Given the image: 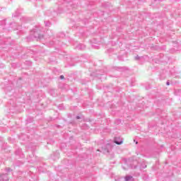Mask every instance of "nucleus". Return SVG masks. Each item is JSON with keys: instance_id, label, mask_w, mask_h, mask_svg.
Segmentation results:
<instances>
[{"instance_id": "a211bd4d", "label": "nucleus", "mask_w": 181, "mask_h": 181, "mask_svg": "<svg viewBox=\"0 0 181 181\" xmlns=\"http://www.w3.org/2000/svg\"><path fill=\"white\" fill-rule=\"evenodd\" d=\"M81 118L80 116H76V119H80Z\"/></svg>"}, {"instance_id": "20e7f679", "label": "nucleus", "mask_w": 181, "mask_h": 181, "mask_svg": "<svg viewBox=\"0 0 181 181\" xmlns=\"http://www.w3.org/2000/svg\"><path fill=\"white\" fill-rule=\"evenodd\" d=\"M9 178H8V174H2L0 176V181H8Z\"/></svg>"}, {"instance_id": "1a4fd4ad", "label": "nucleus", "mask_w": 181, "mask_h": 181, "mask_svg": "<svg viewBox=\"0 0 181 181\" xmlns=\"http://www.w3.org/2000/svg\"><path fill=\"white\" fill-rule=\"evenodd\" d=\"M122 169H124V170H128V169H129V165L126 163L122 165Z\"/></svg>"}, {"instance_id": "6ab92c4d", "label": "nucleus", "mask_w": 181, "mask_h": 181, "mask_svg": "<svg viewBox=\"0 0 181 181\" xmlns=\"http://www.w3.org/2000/svg\"><path fill=\"white\" fill-rule=\"evenodd\" d=\"M166 84H167V86H170V83H169V81H167Z\"/></svg>"}, {"instance_id": "dca6fc26", "label": "nucleus", "mask_w": 181, "mask_h": 181, "mask_svg": "<svg viewBox=\"0 0 181 181\" xmlns=\"http://www.w3.org/2000/svg\"><path fill=\"white\" fill-rule=\"evenodd\" d=\"M140 168H141V169H145V168H146V165H143V166H141Z\"/></svg>"}, {"instance_id": "423d86ee", "label": "nucleus", "mask_w": 181, "mask_h": 181, "mask_svg": "<svg viewBox=\"0 0 181 181\" xmlns=\"http://www.w3.org/2000/svg\"><path fill=\"white\" fill-rule=\"evenodd\" d=\"M135 60H137L138 62H145V57H139L137 55L135 57Z\"/></svg>"}, {"instance_id": "ddd939ff", "label": "nucleus", "mask_w": 181, "mask_h": 181, "mask_svg": "<svg viewBox=\"0 0 181 181\" xmlns=\"http://www.w3.org/2000/svg\"><path fill=\"white\" fill-rule=\"evenodd\" d=\"M45 26H50L51 23L49 21L45 22Z\"/></svg>"}, {"instance_id": "9b49d317", "label": "nucleus", "mask_w": 181, "mask_h": 181, "mask_svg": "<svg viewBox=\"0 0 181 181\" xmlns=\"http://www.w3.org/2000/svg\"><path fill=\"white\" fill-rule=\"evenodd\" d=\"M21 15V11L17 10L14 14V18H16V16H19Z\"/></svg>"}, {"instance_id": "f8f14e48", "label": "nucleus", "mask_w": 181, "mask_h": 181, "mask_svg": "<svg viewBox=\"0 0 181 181\" xmlns=\"http://www.w3.org/2000/svg\"><path fill=\"white\" fill-rule=\"evenodd\" d=\"M66 6H67V8H68L69 9L73 8V6H71V3H69Z\"/></svg>"}, {"instance_id": "f3484780", "label": "nucleus", "mask_w": 181, "mask_h": 181, "mask_svg": "<svg viewBox=\"0 0 181 181\" xmlns=\"http://www.w3.org/2000/svg\"><path fill=\"white\" fill-rule=\"evenodd\" d=\"M6 172H11V168H6Z\"/></svg>"}, {"instance_id": "6e6552de", "label": "nucleus", "mask_w": 181, "mask_h": 181, "mask_svg": "<svg viewBox=\"0 0 181 181\" xmlns=\"http://www.w3.org/2000/svg\"><path fill=\"white\" fill-rule=\"evenodd\" d=\"M108 146H110V144H107L106 146V148H102L103 153H108L110 152V150H108V148H108Z\"/></svg>"}, {"instance_id": "0eeeda50", "label": "nucleus", "mask_w": 181, "mask_h": 181, "mask_svg": "<svg viewBox=\"0 0 181 181\" xmlns=\"http://www.w3.org/2000/svg\"><path fill=\"white\" fill-rule=\"evenodd\" d=\"M160 62H162L163 63H168V62H169V57H166V56H163V58L161 59Z\"/></svg>"}, {"instance_id": "39448f33", "label": "nucleus", "mask_w": 181, "mask_h": 181, "mask_svg": "<svg viewBox=\"0 0 181 181\" xmlns=\"http://www.w3.org/2000/svg\"><path fill=\"white\" fill-rule=\"evenodd\" d=\"M115 144H117V145H121L122 144V139L119 137H115Z\"/></svg>"}, {"instance_id": "7ed1b4c3", "label": "nucleus", "mask_w": 181, "mask_h": 181, "mask_svg": "<svg viewBox=\"0 0 181 181\" xmlns=\"http://www.w3.org/2000/svg\"><path fill=\"white\" fill-rule=\"evenodd\" d=\"M75 49L77 50H84V49H86V45L83 44H78L76 46H75Z\"/></svg>"}, {"instance_id": "4468645a", "label": "nucleus", "mask_w": 181, "mask_h": 181, "mask_svg": "<svg viewBox=\"0 0 181 181\" xmlns=\"http://www.w3.org/2000/svg\"><path fill=\"white\" fill-rule=\"evenodd\" d=\"M0 25H6V21H5V20L1 21V22H0Z\"/></svg>"}, {"instance_id": "f03ea898", "label": "nucleus", "mask_w": 181, "mask_h": 181, "mask_svg": "<svg viewBox=\"0 0 181 181\" xmlns=\"http://www.w3.org/2000/svg\"><path fill=\"white\" fill-rule=\"evenodd\" d=\"M139 164V161H138L137 160H133L132 163L130 164V168H132V169H136V168H138Z\"/></svg>"}, {"instance_id": "2eb2a0df", "label": "nucleus", "mask_w": 181, "mask_h": 181, "mask_svg": "<svg viewBox=\"0 0 181 181\" xmlns=\"http://www.w3.org/2000/svg\"><path fill=\"white\" fill-rule=\"evenodd\" d=\"M59 78H61V80H63V79L64 78V76L61 75V76H59Z\"/></svg>"}, {"instance_id": "f257e3e1", "label": "nucleus", "mask_w": 181, "mask_h": 181, "mask_svg": "<svg viewBox=\"0 0 181 181\" xmlns=\"http://www.w3.org/2000/svg\"><path fill=\"white\" fill-rule=\"evenodd\" d=\"M33 36L35 39H42V37H43V34L40 30L35 29L33 33Z\"/></svg>"}, {"instance_id": "9d476101", "label": "nucleus", "mask_w": 181, "mask_h": 181, "mask_svg": "<svg viewBox=\"0 0 181 181\" xmlns=\"http://www.w3.org/2000/svg\"><path fill=\"white\" fill-rule=\"evenodd\" d=\"M132 180V176L131 175H127L124 177V181H131Z\"/></svg>"}, {"instance_id": "aec40b11", "label": "nucleus", "mask_w": 181, "mask_h": 181, "mask_svg": "<svg viewBox=\"0 0 181 181\" xmlns=\"http://www.w3.org/2000/svg\"><path fill=\"white\" fill-rule=\"evenodd\" d=\"M49 12L50 11L47 12V14L48 15V16H50V15H49Z\"/></svg>"}]
</instances>
